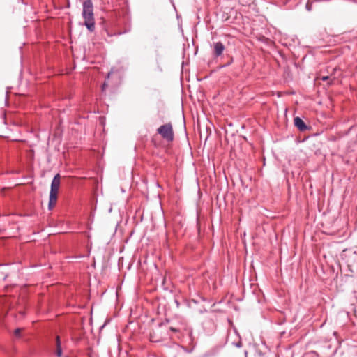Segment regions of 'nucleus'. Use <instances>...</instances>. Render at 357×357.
Segmentation results:
<instances>
[{
	"instance_id": "obj_8",
	"label": "nucleus",
	"mask_w": 357,
	"mask_h": 357,
	"mask_svg": "<svg viewBox=\"0 0 357 357\" xmlns=\"http://www.w3.org/2000/svg\"><path fill=\"white\" fill-rule=\"evenodd\" d=\"M320 79L323 81H326L329 79L328 76H320Z\"/></svg>"
},
{
	"instance_id": "obj_5",
	"label": "nucleus",
	"mask_w": 357,
	"mask_h": 357,
	"mask_svg": "<svg viewBox=\"0 0 357 357\" xmlns=\"http://www.w3.org/2000/svg\"><path fill=\"white\" fill-rule=\"evenodd\" d=\"M294 125L298 128V129L301 131H304L307 129V126L304 121L299 117H296L294 119Z\"/></svg>"
},
{
	"instance_id": "obj_2",
	"label": "nucleus",
	"mask_w": 357,
	"mask_h": 357,
	"mask_svg": "<svg viewBox=\"0 0 357 357\" xmlns=\"http://www.w3.org/2000/svg\"><path fill=\"white\" fill-rule=\"evenodd\" d=\"M60 178L61 176L57 174L53 178L51 183V189L50 192V200L48 208L50 210L52 209L56 204L57 195L60 186Z\"/></svg>"
},
{
	"instance_id": "obj_7",
	"label": "nucleus",
	"mask_w": 357,
	"mask_h": 357,
	"mask_svg": "<svg viewBox=\"0 0 357 357\" xmlns=\"http://www.w3.org/2000/svg\"><path fill=\"white\" fill-rule=\"evenodd\" d=\"M22 331V329L21 328H17L15 330V335H17V336H19L20 335V333Z\"/></svg>"
},
{
	"instance_id": "obj_1",
	"label": "nucleus",
	"mask_w": 357,
	"mask_h": 357,
	"mask_svg": "<svg viewBox=\"0 0 357 357\" xmlns=\"http://www.w3.org/2000/svg\"><path fill=\"white\" fill-rule=\"evenodd\" d=\"M93 3L91 0H86L83 3L82 15L84 19V25L87 29L93 31L95 26V20L93 17Z\"/></svg>"
},
{
	"instance_id": "obj_4",
	"label": "nucleus",
	"mask_w": 357,
	"mask_h": 357,
	"mask_svg": "<svg viewBox=\"0 0 357 357\" xmlns=\"http://www.w3.org/2000/svg\"><path fill=\"white\" fill-rule=\"evenodd\" d=\"M213 46H214L215 55L216 56H220L225 50L224 45L221 42H218V43H214Z\"/></svg>"
},
{
	"instance_id": "obj_3",
	"label": "nucleus",
	"mask_w": 357,
	"mask_h": 357,
	"mask_svg": "<svg viewBox=\"0 0 357 357\" xmlns=\"http://www.w3.org/2000/svg\"><path fill=\"white\" fill-rule=\"evenodd\" d=\"M157 132L167 142H170L174 140V133L173 126L171 123H167L164 125L160 126L157 129Z\"/></svg>"
},
{
	"instance_id": "obj_9",
	"label": "nucleus",
	"mask_w": 357,
	"mask_h": 357,
	"mask_svg": "<svg viewBox=\"0 0 357 357\" xmlns=\"http://www.w3.org/2000/svg\"><path fill=\"white\" fill-rule=\"evenodd\" d=\"M107 86V83L105 82L102 86V90L104 91Z\"/></svg>"
},
{
	"instance_id": "obj_6",
	"label": "nucleus",
	"mask_w": 357,
	"mask_h": 357,
	"mask_svg": "<svg viewBox=\"0 0 357 357\" xmlns=\"http://www.w3.org/2000/svg\"><path fill=\"white\" fill-rule=\"evenodd\" d=\"M56 345H57L56 354L59 357H61L62 351H61V345H60L59 337H56Z\"/></svg>"
},
{
	"instance_id": "obj_10",
	"label": "nucleus",
	"mask_w": 357,
	"mask_h": 357,
	"mask_svg": "<svg viewBox=\"0 0 357 357\" xmlns=\"http://www.w3.org/2000/svg\"><path fill=\"white\" fill-rule=\"evenodd\" d=\"M171 330L173 331H176V329H174V328H171Z\"/></svg>"
}]
</instances>
